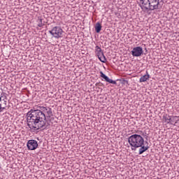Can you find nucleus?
Segmentation results:
<instances>
[{
	"label": "nucleus",
	"mask_w": 179,
	"mask_h": 179,
	"mask_svg": "<svg viewBox=\"0 0 179 179\" xmlns=\"http://www.w3.org/2000/svg\"><path fill=\"white\" fill-rule=\"evenodd\" d=\"M99 73H100L101 78H103V79H104L106 82H108V83H111L112 85H117V81L110 79L108 76L103 73V71H100Z\"/></svg>",
	"instance_id": "9"
},
{
	"label": "nucleus",
	"mask_w": 179,
	"mask_h": 179,
	"mask_svg": "<svg viewBox=\"0 0 179 179\" xmlns=\"http://www.w3.org/2000/svg\"><path fill=\"white\" fill-rule=\"evenodd\" d=\"M146 75L143 76L140 78L139 82L140 83H142V82H146L147 80H149V78H150V75L146 71Z\"/></svg>",
	"instance_id": "10"
},
{
	"label": "nucleus",
	"mask_w": 179,
	"mask_h": 179,
	"mask_svg": "<svg viewBox=\"0 0 179 179\" xmlns=\"http://www.w3.org/2000/svg\"><path fill=\"white\" fill-rule=\"evenodd\" d=\"M0 169H1V164H0Z\"/></svg>",
	"instance_id": "18"
},
{
	"label": "nucleus",
	"mask_w": 179,
	"mask_h": 179,
	"mask_svg": "<svg viewBox=\"0 0 179 179\" xmlns=\"http://www.w3.org/2000/svg\"><path fill=\"white\" fill-rule=\"evenodd\" d=\"M0 113H2V104L0 103Z\"/></svg>",
	"instance_id": "15"
},
{
	"label": "nucleus",
	"mask_w": 179,
	"mask_h": 179,
	"mask_svg": "<svg viewBox=\"0 0 179 179\" xmlns=\"http://www.w3.org/2000/svg\"><path fill=\"white\" fill-rule=\"evenodd\" d=\"M27 122L31 131L47 129L50 124L47 122V117H52V109L48 106H38V109H31L27 113Z\"/></svg>",
	"instance_id": "1"
},
{
	"label": "nucleus",
	"mask_w": 179,
	"mask_h": 179,
	"mask_svg": "<svg viewBox=\"0 0 179 179\" xmlns=\"http://www.w3.org/2000/svg\"><path fill=\"white\" fill-rule=\"evenodd\" d=\"M50 34L53 36L55 38H61L62 37V33H64V30L61 27H54L52 30L49 31Z\"/></svg>",
	"instance_id": "5"
},
{
	"label": "nucleus",
	"mask_w": 179,
	"mask_h": 179,
	"mask_svg": "<svg viewBox=\"0 0 179 179\" xmlns=\"http://www.w3.org/2000/svg\"><path fill=\"white\" fill-rule=\"evenodd\" d=\"M38 27H43V26H44V24H43V19L40 18L38 20Z\"/></svg>",
	"instance_id": "12"
},
{
	"label": "nucleus",
	"mask_w": 179,
	"mask_h": 179,
	"mask_svg": "<svg viewBox=\"0 0 179 179\" xmlns=\"http://www.w3.org/2000/svg\"><path fill=\"white\" fill-rule=\"evenodd\" d=\"M137 2L143 10H156L160 5V0H138Z\"/></svg>",
	"instance_id": "3"
},
{
	"label": "nucleus",
	"mask_w": 179,
	"mask_h": 179,
	"mask_svg": "<svg viewBox=\"0 0 179 179\" xmlns=\"http://www.w3.org/2000/svg\"><path fill=\"white\" fill-rule=\"evenodd\" d=\"M163 120H164V122H166V124H170V125H176V124H177V122H178L179 121V117L170 116L169 115H164Z\"/></svg>",
	"instance_id": "4"
},
{
	"label": "nucleus",
	"mask_w": 179,
	"mask_h": 179,
	"mask_svg": "<svg viewBox=\"0 0 179 179\" xmlns=\"http://www.w3.org/2000/svg\"><path fill=\"white\" fill-rule=\"evenodd\" d=\"M95 31L96 33H99V31H101V24L100 22H97L95 26Z\"/></svg>",
	"instance_id": "11"
},
{
	"label": "nucleus",
	"mask_w": 179,
	"mask_h": 179,
	"mask_svg": "<svg viewBox=\"0 0 179 179\" xmlns=\"http://www.w3.org/2000/svg\"><path fill=\"white\" fill-rule=\"evenodd\" d=\"M95 85L101 87V86H103V83H100V82H99V83H96L95 84Z\"/></svg>",
	"instance_id": "13"
},
{
	"label": "nucleus",
	"mask_w": 179,
	"mask_h": 179,
	"mask_svg": "<svg viewBox=\"0 0 179 179\" xmlns=\"http://www.w3.org/2000/svg\"><path fill=\"white\" fill-rule=\"evenodd\" d=\"M3 94H5V93H1L0 95V101H2V97H3Z\"/></svg>",
	"instance_id": "14"
},
{
	"label": "nucleus",
	"mask_w": 179,
	"mask_h": 179,
	"mask_svg": "<svg viewBox=\"0 0 179 179\" xmlns=\"http://www.w3.org/2000/svg\"><path fill=\"white\" fill-rule=\"evenodd\" d=\"M128 142L131 148V150H136L140 148L138 155H142L149 149V146L143 145L145 143V139L142 136L138 134H133L128 138Z\"/></svg>",
	"instance_id": "2"
},
{
	"label": "nucleus",
	"mask_w": 179,
	"mask_h": 179,
	"mask_svg": "<svg viewBox=\"0 0 179 179\" xmlns=\"http://www.w3.org/2000/svg\"><path fill=\"white\" fill-rule=\"evenodd\" d=\"M95 54L101 62H103V64H106V62H107V59L104 55V52L99 45L95 47Z\"/></svg>",
	"instance_id": "6"
},
{
	"label": "nucleus",
	"mask_w": 179,
	"mask_h": 179,
	"mask_svg": "<svg viewBox=\"0 0 179 179\" xmlns=\"http://www.w3.org/2000/svg\"><path fill=\"white\" fill-rule=\"evenodd\" d=\"M27 146L29 150H36L38 148V143L36 140H29Z\"/></svg>",
	"instance_id": "8"
},
{
	"label": "nucleus",
	"mask_w": 179,
	"mask_h": 179,
	"mask_svg": "<svg viewBox=\"0 0 179 179\" xmlns=\"http://www.w3.org/2000/svg\"><path fill=\"white\" fill-rule=\"evenodd\" d=\"M133 57H141L143 54V49L141 46H136L131 52Z\"/></svg>",
	"instance_id": "7"
},
{
	"label": "nucleus",
	"mask_w": 179,
	"mask_h": 179,
	"mask_svg": "<svg viewBox=\"0 0 179 179\" xmlns=\"http://www.w3.org/2000/svg\"><path fill=\"white\" fill-rule=\"evenodd\" d=\"M4 103L6 104V101H4Z\"/></svg>",
	"instance_id": "17"
},
{
	"label": "nucleus",
	"mask_w": 179,
	"mask_h": 179,
	"mask_svg": "<svg viewBox=\"0 0 179 179\" xmlns=\"http://www.w3.org/2000/svg\"><path fill=\"white\" fill-rule=\"evenodd\" d=\"M3 110H5V107H2V106H1V111H2Z\"/></svg>",
	"instance_id": "16"
}]
</instances>
